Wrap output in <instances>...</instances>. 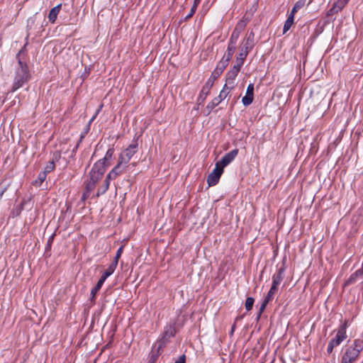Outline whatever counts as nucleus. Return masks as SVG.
I'll return each mask as SVG.
<instances>
[{
  "instance_id": "1",
  "label": "nucleus",
  "mask_w": 363,
  "mask_h": 363,
  "mask_svg": "<svg viewBox=\"0 0 363 363\" xmlns=\"http://www.w3.org/2000/svg\"><path fill=\"white\" fill-rule=\"evenodd\" d=\"M22 50H20L16 55V58L18 62L13 79V86L11 92H14L19 88L22 87L24 84L27 83L30 78V74L27 64L21 59L20 55Z\"/></svg>"
},
{
  "instance_id": "2",
  "label": "nucleus",
  "mask_w": 363,
  "mask_h": 363,
  "mask_svg": "<svg viewBox=\"0 0 363 363\" xmlns=\"http://www.w3.org/2000/svg\"><path fill=\"white\" fill-rule=\"evenodd\" d=\"M362 350L363 340L361 339H356L351 345L348 346L345 349V352L341 359L348 363H352L359 357V354Z\"/></svg>"
},
{
  "instance_id": "3",
  "label": "nucleus",
  "mask_w": 363,
  "mask_h": 363,
  "mask_svg": "<svg viewBox=\"0 0 363 363\" xmlns=\"http://www.w3.org/2000/svg\"><path fill=\"white\" fill-rule=\"evenodd\" d=\"M222 74L221 72L218 71L217 69H214V70L212 72L210 77L208 79V80L206 82L205 84L203 86L199 96L197 99V102L199 105H201L203 103V101L206 100L207 96L209 94V91L211 89V87L213 85L214 82L219 77V76Z\"/></svg>"
},
{
  "instance_id": "4",
  "label": "nucleus",
  "mask_w": 363,
  "mask_h": 363,
  "mask_svg": "<svg viewBox=\"0 0 363 363\" xmlns=\"http://www.w3.org/2000/svg\"><path fill=\"white\" fill-rule=\"evenodd\" d=\"M347 323L341 325L337 330V334L328 343L327 352L331 354L335 347L338 346L347 337L346 335Z\"/></svg>"
},
{
  "instance_id": "5",
  "label": "nucleus",
  "mask_w": 363,
  "mask_h": 363,
  "mask_svg": "<svg viewBox=\"0 0 363 363\" xmlns=\"http://www.w3.org/2000/svg\"><path fill=\"white\" fill-rule=\"evenodd\" d=\"M138 151V143L137 141H134L132 144L128 145V147L120 155L119 160L126 164L131 160L133 156Z\"/></svg>"
},
{
  "instance_id": "6",
  "label": "nucleus",
  "mask_w": 363,
  "mask_h": 363,
  "mask_svg": "<svg viewBox=\"0 0 363 363\" xmlns=\"http://www.w3.org/2000/svg\"><path fill=\"white\" fill-rule=\"evenodd\" d=\"M110 165V162L105 164L103 160H98L92 167L90 172L89 177H96L97 179H100L101 177L104 175L106 167Z\"/></svg>"
},
{
  "instance_id": "7",
  "label": "nucleus",
  "mask_w": 363,
  "mask_h": 363,
  "mask_svg": "<svg viewBox=\"0 0 363 363\" xmlns=\"http://www.w3.org/2000/svg\"><path fill=\"white\" fill-rule=\"evenodd\" d=\"M225 88L228 89L226 84L224 85L223 89L220 91L219 95L215 97L211 102L208 104L206 106L208 114H209L215 107H216L223 100L227 97L229 92L225 90Z\"/></svg>"
},
{
  "instance_id": "8",
  "label": "nucleus",
  "mask_w": 363,
  "mask_h": 363,
  "mask_svg": "<svg viewBox=\"0 0 363 363\" xmlns=\"http://www.w3.org/2000/svg\"><path fill=\"white\" fill-rule=\"evenodd\" d=\"M223 172V169H222L218 164H216V167L212 171L211 174L207 177V183L209 186L216 185L220 179L221 174Z\"/></svg>"
},
{
  "instance_id": "9",
  "label": "nucleus",
  "mask_w": 363,
  "mask_h": 363,
  "mask_svg": "<svg viewBox=\"0 0 363 363\" xmlns=\"http://www.w3.org/2000/svg\"><path fill=\"white\" fill-rule=\"evenodd\" d=\"M114 272L109 269L108 268L104 271V272L102 274L101 277H100L99 280L98 281L96 285L91 290V299H94L95 298L96 294L97 292L101 289L102 285L104 284L106 279L111 276Z\"/></svg>"
},
{
  "instance_id": "10",
  "label": "nucleus",
  "mask_w": 363,
  "mask_h": 363,
  "mask_svg": "<svg viewBox=\"0 0 363 363\" xmlns=\"http://www.w3.org/2000/svg\"><path fill=\"white\" fill-rule=\"evenodd\" d=\"M238 154V150L234 149L231 150L230 152L226 153L220 161H218L216 164H218V166H220L222 169H223L225 167L228 166L230 163H231L236 156Z\"/></svg>"
},
{
  "instance_id": "11",
  "label": "nucleus",
  "mask_w": 363,
  "mask_h": 363,
  "mask_svg": "<svg viewBox=\"0 0 363 363\" xmlns=\"http://www.w3.org/2000/svg\"><path fill=\"white\" fill-rule=\"evenodd\" d=\"M126 167V164H124V163L119 160L118 164L108 174V179H115L118 176L123 174Z\"/></svg>"
},
{
  "instance_id": "12",
  "label": "nucleus",
  "mask_w": 363,
  "mask_h": 363,
  "mask_svg": "<svg viewBox=\"0 0 363 363\" xmlns=\"http://www.w3.org/2000/svg\"><path fill=\"white\" fill-rule=\"evenodd\" d=\"M242 65L235 63V65L227 72L226 74V82L228 84H233L234 80L238 76Z\"/></svg>"
},
{
  "instance_id": "13",
  "label": "nucleus",
  "mask_w": 363,
  "mask_h": 363,
  "mask_svg": "<svg viewBox=\"0 0 363 363\" xmlns=\"http://www.w3.org/2000/svg\"><path fill=\"white\" fill-rule=\"evenodd\" d=\"M30 199H23L21 203L18 205L15 206L11 211L10 216L12 218H16L18 216L22 211L24 209L25 206L27 205H30Z\"/></svg>"
},
{
  "instance_id": "14",
  "label": "nucleus",
  "mask_w": 363,
  "mask_h": 363,
  "mask_svg": "<svg viewBox=\"0 0 363 363\" xmlns=\"http://www.w3.org/2000/svg\"><path fill=\"white\" fill-rule=\"evenodd\" d=\"M176 333L177 330L174 324H170L165 326L162 340L164 343L167 342L171 337L175 335Z\"/></svg>"
},
{
  "instance_id": "15",
  "label": "nucleus",
  "mask_w": 363,
  "mask_h": 363,
  "mask_svg": "<svg viewBox=\"0 0 363 363\" xmlns=\"http://www.w3.org/2000/svg\"><path fill=\"white\" fill-rule=\"evenodd\" d=\"M285 272V267L282 266L280 267L277 272L275 273L272 277V286H274L275 288H278V286L280 284V283L284 279V274Z\"/></svg>"
},
{
  "instance_id": "16",
  "label": "nucleus",
  "mask_w": 363,
  "mask_h": 363,
  "mask_svg": "<svg viewBox=\"0 0 363 363\" xmlns=\"http://www.w3.org/2000/svg\"><path fill=\"white\" fill-rule=\"evenodd\" d=\"M233 57L232 54L225 52L224 55L223 56L222 59L218 62L216 69H217L218 71L223 72L225 69V67L228 66L230 60H231Z\"/></svg>"
},
{
  "instance_id": "17",
  "label": "nucleus",
  "mask_w": 363,
  "mask_h": 363,
  "mask_svg": "<svg viewBox=\"0 0 363 363\" xmlns=\"http://www.w3.org/2000/svg\"><path fill=\"white\" fill-rule=\"evenodd\" d=\"M99 179L96 177H89V182L86 184L85 186V191L84 192L82 195V199H85L86 196H89V194L91 193V191L94 189L96 183L98 182Z\"/></svg>"
},
{
  "instance_id": "18",
  "label": "nucleus",
  "mask_w": 363,
  "mask_h": 363,
  "mask_svg": "<svg viewBox=\"0 0 363 363\" xmlns=\"http://www.w3.org/2000/svg\"><path fill=\"white\" fill-rule=\"evenodd\" d=\"M252 49L244 45L241 46L240 52L236 56V63L242 66L247 54Z\"/></svg>"
},
{
  "instance_id": "19",
  "label": "nucleus",
  "mask_w": 363,
  "mask_h": 363,
  "mask_svg": "<svg viewBox=\"0 0 363 363\" xmlns=\"http://www.w3.org/2000/svg\"><path fill=\"white\" fill-rule=\"evenodd\" d=\"M242 28H243L242 25H241L240 23H238L235 26L233 31L232 32V34L230 37L228 43H231V44H236Z\"/></svg>"
},
{
  "instance_id": "20",
  "label": "nucleus",
  "mask_w": 363,
  "mask_h": 363,
  "mask_svg": "<svg viewBox=\"0 0 363 363\" xmlns=\"http://www.w3.org/2000/svg\"><path fill=\"white\" fill-rule=\"evenodd\" d=\"M363 278V269H359L352 273L348 279L345 281V285H351L354 284L357 279Z\"/></svg>"
},
{
  "instance_id": "21",
  "label": "nucleus",
  "mask_w": 363,
  "mask_h": 363,
  "mask_svg": "<svg viewBox=\"0 0 363 363\" xmlns=\"http://www.w3.org/2000/svg\"><path fill=\"white\" fill-rule=\"evenodd\" d=\"M61 7L62 4H59L50 11V13L48 14V20L50 23H54L56 21L57 15L60 11Z\"/></svg>"
},
{
  "instance_id": "22",
  "label": "nucleus",
  "mask_w": 363,
  "mask_h": 363,
  "mask_svg": "<svg viewBox=\"0 0 363 363\" xmlns=\"http://www.w3.org/2000/svg\"><path fill=\"white\" fill-rule=\"evenodd\" d=\"M123 246H121V247L118 249V250H117V252H116V256H115V257H114L113 260L112 261L111 264L108 266V267L109 269L112 270L113 272H114V271L116 270V267H117V265H118V259H119V258L121 257V254H122V252H123Z\"/></svg>"
},
{
  "instance_id": "23",
  "label": "nucleus",
  "mask_w": 363,
  "mask_h": 363,
  "mask_svg": "<svg viewBox=\"0 0 363 363\" xmlns=\"http://www.w3.org/2000/svg\"><path fill=\"white\" fill-rule=\"evenodd\" d=\"M255 34L251 31L244 40L243 45L252 49L254 46Z\"/></svg>"
},
{
  "instance_id": "24",
  "label": "nucleus",
  "mask_w": 363,
  "mask_h": 363,
  "mask_svg": "<svg viewBox=\"0 0 363 363\" xmlns=\"http://www.w3.org/2000/svg\"><path fill=\"white\" fill-rule=\"evenodd\" d=\"M294 16L293 14H289L286 21L284 23L283 28V33H286L291 27L294 23Z\"/></svg>"
},
{
  "instance_id": "25",
  "label": "nucleus",
  "mask_w": 363,
  "mask_h": 363,
  "mask_svg": "<svg viewBox=\"0 0 363 363\" xmlns=\"http://www.w3.org/2000/svg\"><path fill=\"white\" fill-rule=\"evenodd\" d=\"M305 4H306V0L297 1L295 3L294 7L292 8L290 13L295 16L296 13L304 6Z\"/></svg>"
},
{
  "instance_id": "26",
  "label": "nucleus",
  "mask_w": 363,
  "mask_h": 363,
  "mask_svg": "<svg viewBox=\"0 0 363 363\" xmlns=\"http://www.w3.org/2000/svg\"><path fill=\"white\" fill-rule=\"evenodd\" d=\"M200 2H201V0H194V4L191 8L189 14L185 17L186 21L189 20L190 18L192 17V16L194 14L196 10L197 9L198 5L200 4Z\"/></svg>"
},
{
  "instance_id": "27",
  "label": "nucleus",
  "mask_w": 363,
  "mask_h": 363,
  "mask_svg": "<svg viewBox=\"0 0 363 363\" xmlns=\"http://www.w3.org/2000/svg\"><path fill=\"white\" fill-rule=\"evenodd\" d=\"M114 153V149L113 147L109 148L104 156V158L101 159L100 160H103L105 164H107L108 162H110V160L112 159L113 155Z\"/></svg>"
},
{
  "instance_id": "28",
  "label": "nucleus",
  "mask_w": 363,
  "mask_h": 363,
  "mask_svg": "<svg viewBox=\"0 0 363 363\" xmlns=\"http://www.w3.org/2000/svg\"><path fill=\"white\" fill-rule=\"evenodd\" d=\"M47 174L43 171L38 174V179L35 181L36 185H41V184L45 180Z\"/></svg>"
},
{
  "instance_id": "29",
  "label": "nucleus",
  "mask_w": 363,
  "mask_h": 363,
  "mask_svg": "<svg viewBox=\"0 0 363 363\" xmlns=\"http://www.w3.org/2000/svg\"><path fill=\"white\" fill-rule=\"evenodd\" d=\"M277 288L272 286L264 300L269 302L272 300V298L273 296L274 295L275 292L277 291Z\"/></svg>"
},
{
  "instance_id": "30",
  "label": "nucleus",
  "mask_w": 363,
  "mask_h": 363,
  "mask_svg": "<svg viewBox=\"0 0 363 363\" xmlns=\"http://www.w3.org/2000/svg\"><path fill=\"white\" fill-rule=\"evenodd\" d=\"M55 167V164L53 161H49L47 165L45 167L44 170L43 171L46 174L50 172H52Z\"/></svg>"
},
{
  "instance_id": "31",
  "label": "nucleus",
  "mask_w": 363,
  "mask_h": 363,
  "mask_svg": "<svg viewBox=\"0 0 363 363\" xmlns=\"http://www.w3.org/2000/svg\"><path fill=\"white\" fill-rule=\"evenodd\" d=\"M255 299L252 297H247L245 301V308L247 311H250L252 308Z\"/></svg>"
},
{
  "instance_id": "32",
  "label": "nucleus",
  "mask_w": 363,
  "mask_h": 363,
  "mask_svg": "<svg viewBox=\"0 0 363 363\" xmlns=\"http://www.w3.org/2000/svg\"><path fill=\"white\" fill-rule=\"evenodd\" d=\"M252 101H253V96H252L245 95L242 99V103L245 106H249L250 104H251Z\"/></svg>"
},
{
  "instance_id": "33",
  "label": "nucleus",
  "mask_w": 363,
  "mask_h": 363,
  "mask_svg": "<svg viewBox=\"0 0 363 363\" xmlns=\"http://www.w3.org/2000/svg\"><path fill=\"white\" fill-rule=\"evenodd\" d=\"M107 190H108L107 188H106L104 185H101L97 189V192H96V196L99 197V196L104 194L107 191Z\"/></svg>"
},
{
  "instance_id": "34",
  "label": "nucleus",
  "mask_w": 363,
  "mask_h": 363,
  "mask_svg": "<svg viewBox=\"0 0 363 363\" xmlns=\"http://www.w3.org/2000/svg\"><path fill=\"white\" fill-rule=\"evenodd\" d=\"M235 49H236V44H231V43H228V49H227L226 52L233 55Z\"/></svg>"
},
{
  "instance_id": "35",
  "label": "nucleus",
  "mask_w": 363,
  "mask_h": 363,
  "mask_svg": "<svg viewBox=\"0 0 363 363\" xmlns=\"http://www.w3.org/2000/svg\"><path fill=\"white\" fill-rule=\"evenodd\" d=\"M246 95L252 96H254V84H250L247 86V91H246Z\"/></svg>"
},
{
  "instance_id": "36",
  "label": "nucleus",
  "mask_w": 363,
  "mask_h": 363,
  "mask_svg": "<svg viewBox=\"0 0 363 363\" xmlns=\"http://www.w3.org/2000/svg\"><path fill=\"white\" fill-rule=\"evenodd\" d=\"M61 157V152L60 151H55L52 154V157L50 161H53L54 163L58 161Z\"/></svg>"
},
{
  "instance_id": "37",
  "label": "nucleus",
  "mask_w": 363,
  "mask_h": 363,
  "mask_svg": "<svg viewBox=\"0 0 363 363\" xmlns=\"http://www.w3.org/2000/svg\"><path fill=\"white\" fill-rule=\"evenodd\" d=\"M55 234H52L48 240L47 245L45 247L46 250H50L51 249V246L54 240Z\"/></svg>"
},
{
  "instance_id": "38",
  "label": "nucleus",
  "mask_w": 363,
  "mask_h": 363,
  "mask_svg": "<svg viewBox=\"0 0 363 363\" xmlns=\"http://www.w3.org/2000/svg\"><path fill=\"white\" fill-rule=\"evenodd\" d=\"M268 303L269 302L267 301L263 300V301L259 307V314H262L263 313V311H264Z\"/></svg>"
},
{
  "instance_id": "39",
  "label": "nucleus",
  "mask_w": 363,
  "mask_h": 363,
  "mask_svg": "<svg viewBox=\"0 0 363 363\" xmlns=\"http://www.w3.org/2000/svg\"><path fill=\"white\" fill-rule=\"evenodd\" d=\"M7 191V186H0V201L2 199L3 195L4 193Z\"/></svg>"
},
{
  "instance_id": "40",
  "label": "nucleus",
  "mask_w": 363,
  "mask_h": 363,
  "mask_svg": "<svg viewBox=\"0 0 363 363\" xmlns=\"http://www.w3.org/2000/svg\"><path fill=\"white\" fill-rule=\"evenodd\" d=\"M111 180L112 179H108V174H107L102 185H104L106 188H107L108 189L109 185H110V182H111Z\"/></svg>"
},
{
  "instance_id": "41",
  "label": "nucleus",
  "mask_w": 363,
  "mask_h": 363,
  "mask_svg": "<svg viewBox=\"0 0 363 363\" xmlns=\"http://www.w3.org/2000/svg\"><path fill=\"white\" fill-rule=\"evenodd\" d=\"M111 180L112 179H108V174H107L102 185H104L106 188H107L108 189L109 185H110V182H111Z\"/></svg>"
},
{
  "instance_id": "42",
  "label": "nucleus",
  "mask_w": 363,
  "mask_h": 363,
  "mask_svg": "<svg viewBox=\"0 0 363 363\" xmlns=\"http://www.w3.org/2000/svg\"><path fill=\"white\" fill-rule=\"evenodd\" d=\"M186 362V355L182 354L179 357V359H177L174 363H185Z\"/></svg>"
},
{
  "instance_id": "43",
  "label": "nucleus",
  "mask_w": 363,
  "mask_h": 363,
  "mask_svg": "<svg viewBox=\"0 0 363 363\" xmlns=\"http://www.w3.org/2000/svg\"><path fill=\"white\" fill-rule=\"evenodd\" d=\"M83 138H84V135H81V137H80V139H79V142H78V143L76 145V146L74 147V149H73V150H72V152H75L77 151V148H78V147H79V143L82 142V140Z\"/></svg>"
},
{
  "instance_id": "44",
  "label": "nucleus",
  "mask_w": 363,
  "mask_h": 363,
  "mask_svg": "<svg viewBox=\"0 0 363 363\" xmlns=\"http://www.w3.org/2000/svg\"><path fill=\"white\" fill-rule=\"evenodd\" d=\"M235 323H234V324L232 325L231 329H230V333H229V335H230V336H232V335H233V333H234V331H235Z\"/></svg>"
},
{
  "instance_id": "45",
  "label": "nucleus",
  "mask_w": 363,
  "mask_h": 363,
  "mask_svg": "<svg viewBox=\"0 0 363 363\" xmlns=\"http://www.w3.org/2000/svg\"><path fill=\"white\" fill-rule=\"evenodd\" d=\"M350 0H340V3L342 5V7L345 6Z\"/></svg>"
},
{
  "instance_id": "46",
  "label": "nucleus",
  "mask_w": 363,
  "mask_h": 363,
  "mask_svg": "<svg viewBox=\"0 0 363 363\" xmlns=\"http://www.w3.org/2000/svg\"><path fill=\"white\" fill-rule=\"evenodd\" d=\"M101 107H102V105L101 106V107H100V108H101ZM100 109H101V108H99V110H97V111H96V113L95 116H94L91 118V119L90 120V121L89 122V124L93 121V120L94 119V118L96 117V115L99 113V112L100 111Z\"/></svg>"
},
{
  "instance_id": "47",
  "label": "nucleus",
  "mask_w": 363,
  "mask_h": 363,
  "mask_svg": "<svg viewBox=\"0 0 363 363\" xmlns=\"http://www.w3.org/2000/svg\"><path fill=\"white\" fill-rule=\"evenodd\" d=\"M243 316H244L243 315L237 316V317L235 318V323H236V322H237V321H238V320H242V319L243 318Z\"/></svg>"
},
{
  "instance_id": "48",
  "label": "nucleus",
  "mask_w": 363,
  "mask_h": 363,
  "mask_svg": "<svg viewBox=\"0 0 363 363\" xmlns=\"http://www.w3.org/2000/svg\"><path fill=\"white\" fill-rule=\"evenodd\" d=\"M261 315L262 314H259V311H258L257 315V318H256L257 320H259V319L260 318Z\"/></svg>"
}]
</instances>
